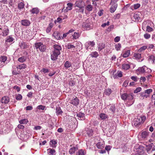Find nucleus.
Wrapping results in <instances>:
<instances>
[{
	"instance_id": "46",
	"label": "nucleus",
	"mask_w": 155,
	"mask_h": 155,
	"mask_svg": "<svg viewBox=\"0 0 155 155\" xmlns=\"http://www.w3.org/2000/svg\"><path fill=\"white\" fill-rule=\"evenodd\" d=\"M75 82L74 80L71 79L69 81V84L71 86H73L75 84Z\"/></svg>"
},
{
	"instance_id": "1",
	"label": "nucleus",
	"mask_w": 155,
	"mask_h": 155,
	"mask_svg": "<svg viewBox=\"0 0 155 155\" xmlns=\"http://www.w3.org/2000/svg\"><path fill=\"white\" fill-rule=\"evenodd\" d=\"M146 119V117L145 116H137L134 120V124L136 127H138L141 124L143 123Z\"/></svg>"
},
{
	"instance_id": "49",
	"label": "nucleus",
	"mask_w": 155,
	"mask_h": 155,
	"mask_svg": "<svg viewBox=\"0 0 155 155\" xmlns=\"http://www.w3.org/2000/svg\"><path fill=\"white\" fill-rule=\"evenodd\" d=\"M75 48V46L73 45H72L71 44H68L67 46V48L68 49H71V50H72V49L74 48Z\"/></svg>"
},
{
	"instance_id": "61",
	"label": "nucleus",
	"mask_w": 155,
	"mask_h": 155,
	"mask_svg": "<svg viewBox=\"0 0 155 155\" xmlns=\"http://www.w3.org/2000/svg\"><path fill=\"white\" fill-rule=\"evenodd\" d=\"M131 78L135 82H137L138 79L136 76H132L131 77Z\"/></svg>"
},
{
	"instance_id": "16",
	"label": "nucleus",
	"mask_w": 155,
	"mask_h": 155,
	"mask_svg": "<svg viewBox=\"0 0 155 155\" xmlns=\"http://www.w3.org/2000/svg\"><path fill=\"white\" fill-rule=\"evenodd\" d=\"M96 146L99 149H103L104 146V143L103 141L99 142L96 144Z\"/></svg>"
},
{
	"instance_id": "20",
	"label": "nucleus",
	"mask_w": 155,
	"mask_h": 155,
	"mask_svg": "<svg viewBox=\"0 0 155 155\" xmlns=\"http://www.w3.org/2000/svg\"><path fill=\"white\" fill-rule=\"evenodd\" d=\"M1 101L2 103L7 104L9 101V97H2Z\"/></svg>"
},
{
	"instance_id": "43",
	"label": "nucleus",
	"mask_w": 155,
	"mask_h": 155,
	"mask_svg": "<svg viewBox=\"0 0 155 155\" xmlns=\"http://www.w3.org/2000/svg\"><path fill=\"white\" fill-rule=\"evenodd\" d=\"M18 7L20 9H22L24 7V4L23 2H20L18 4Z\"/></svg>"
},
{
	"instance_id": "18",
	"label": "nucleus",
	"mask_w": 155,
	"mask_h": 155,
	"mask_svg": "<svg viewBox=\"0 0 155 155\" xmlns=\"http://www.w3.org/2000/svg\"><path fill=\"white\" fill-rule=\"evenodd\" d=\"M55 112L57 116H58L60 114H61L63 113V111L61 110L60 107H56Z\"/></svg>"
},
{
	"instance_id": "19",
	"label": "nucleus",
	"mask_w": 155,
	"mask_h": 155,
	"mask_svg": "<svg viewBox=\"0 0 155 155\" xmlns=\"http://www.w3.org/2000/svg\"><path fill=\"white\" fill-rule=\"evenodd\" d=\"M79 103V100L77 98V97H75L71 101V103L74 105L76 106Z\"/></svg>"
},
{
	"instance_id": "31",
	"label": "nucleus",
	"mask_w": 155,
	"mask_h": 155,
	"mask_svg": "<svg viewBox=\"0 0 155 155\" xmlns=\"http://www.w3.org/2000/svg\"><path fill=\"white\" fill-rule=\"evenodd\" d=\"M148 59L153 62V63H155V57L153 55H151L149 56Z\"/></svg>"
},
{
	"instance_id": "23",
	"label": "nucleus",
	"mask_w": 155,
	"mask_h": 155,
	"mask_svg": "<svg viewBox=\"0 0 155 155\" xmlns=\"http://www.w3.org/2000/svg\"><path fill=\"white\" fill-rule=\"evenodd\" d=\"M39 11L38 8H34L30 11V12L33 14H37Z\"/></svg>"
},
{
	"instance_id": "8",
	"label": "nucleus",
	"mask_w": 155,
	"mask_h": 155,
	"mask_svg": "<svg viewBox=\"0 0 155 155\" xmlns=\"http://www.w3.org/2000/svg\"><path fill=\"white\" fill-rule=\"evenodd\" d=\"M122 76L123 74L121 71H118L116 73L114 74V73L113 74V77L114 79L121 78L122 77Z\"/></svg>"
},
{
	"instance_id": "33",
	"label": "nucleus",
	"mask_w": 155,
	"mask_h": 155,
	"mask_svg": "<svg viewBox=\"0 0 155 155\" xmlns=\"http://www.w3.org/2000/svg\"><path fill=\"white\" fill-rule=\"evenodd\" d=\"M28 122V120L26 119H23L19 121V123L20 124H26Z\"/></svg>"
},
{
	"instance_id": "25",
	"label": "nucleus",
	"mask_w": 155,
	"mask_h": 155,
	"mask_svg": "<svg viewBox=\"0 0 155 155\" xmlns=\"http://www.w3.org/2000/svg\"><path fill=\"white\" fill-rule=\"evenodd\" d=\"M27 59L26 57L22 56L19 57L18 59V61L20 62L23 63L25 62Z\"/></svg>"
},
{
	"instance_id": "11",
	"label": "nucleus",
	"mask_w": 155,
	"mask_h": 155,
	"mask_svg": "<svg viewBox=\"0 0 155 155\" xmlns=\"http://www.w3.org/2000/svg\"><path fill=\"white\" fill-rule=\"evenodd\" d=\"M21 25L24 26H28L30 24L29 21L27 19H24L21 21Z\"/></svg>"
},
{
	"instance_id": "39",
	"label": "nucleus",
	"mask_w": 155,
	"mask_h": 155,
	"mask_svg": "<svg viewBox=\"0 0 155 155\" xmlns=\"http://www.w3.org/2000/svg\"><path fill=\"white\" fill-rule=\"evenodd\" d=\"M57 143V142L55 140H51L50 141V145L53 147H56L55 144H56Z\"/></svg>"
},
{
	"instance_id": "58",
	"label": "nucleus",
	"mask_w": 155,
	"mask_h": 155,
	"mask_svg": "<svg viewBox=\"0 0 155 155\" xmlns=\"http://www.w3.org/2000/svg\"><path fill=\"white\" fill-rule=\"evenodd\" d=\"M128 83L129 81H128L125 80L123 84V86L125 87H126L127 86Z\"/></svg>"
},
{
	"instance_id": "14",
	"label": "nucleus",
	"mask_w": 155,
	"mask_h": 155,
	"mask_svg": "<svg viewBox=\"0 0 155 155\" xmlns=\"http://www.w3.org/2000/svg\"><path fill=\"white\" fill-rule=\"evenodd\" d=\"M83 2L81 0L76 1L75 3V6L78 7H82L83 6Z\"/></svg>"
},
{
	"instance_id": "7",
	"label": "nucleus",
	"mask_w": 155,
	"mask_h": 155,
	"mask_svg": "<svg viewBox=\"0 0 155 155\" xmlns=\"http://www.w3.org/2000/svg\"><path fill=\"white\" fill-rule=\"evenodd\" d=\"M130 68V65L129 63H123L122 64V68L124 70H127Z\"/></svg>"
},
{
	"instance_id": "62",
	"label": "nucleus",
	"mask_w": 155,
	"mask_h": 155,
	"mask_svg": "<svg viewBox=\"0 0 155 155\" xmlns=\"http://www.w3.org/2000/svg\"><path fill=\"white\" fill-rule=\"evenodd\" d=\"M153 144V143H152L151 144L149 145H148V146H147L148 147L147 149V152H148V151H150L151 149V148H152V145Z\"/></svg>"
},
{
	"instance_id": "55",
	"label": "nucleus",
	"mask_w": 155,
	"mask_h": 155,
	"mask_svg": "<svg viewBox=\"0 0 155 155\" xmlns=\"http://www.w3.org/2000/svg\"><path fill=\"white\" fill-rule=\"evenodd\" d=\"M14 89H15L17 90V92H18L21 90V88L18 86H15L13 87Z\"/></svg>"
},
{
	"instance_id": "34",
	"label": "nucleus",
	"mask_w": 155,
	"mask_h": 155,
	"mask_svg": "<svg viewBox=\"0 0 155 155\" xmlns=\"http://www.w3.org/2000/svg\"><path fill=\"white\" fill-rule=\"evenodd\" d=\"M71 65V63L68 61H67L64 64V67L67 68H68L70 67Z\"/></svg>"
},
{
	"instance_id": "60",
	"label": "nucleus",
	"mask_w": 155,
	"mask_h": 155,
	"mask_svg": "<svg viewBox=\"0 0 155 155\" xmlns=\"http://www.w3.org/2000/svg\"><path fill=\"white\" fill-rule=\"evenodd\" d=\"M84 11V8L83 6L82 7H79V9L78 10L79 12H80L81 13H83Z\"/></svg>"
},
{
	"instance_id": "15",
	"label": "nucleus",
	"mask_w": 155,
	"mask_h": 155,
	"mask_svg": "<svg viewBox=\"0 0 155 155\" xmlns=\"http://www.w3.org/2000/svg\"><path fill=\"white\" fill-rule=\"evenodd\" d=\"M130 54V50H128L124 52L123 53L121 54V56L124 58H127L128 57Z\"/></svg>"
},
{
	"instance_id": "41",
	"label": "nucleus",
	"mask_w": 155,
	"mask_h": 155,
	"mask_svg": "<svg viewBox=\"0 0 155 155\" xmlns=\"http://www.w3.org/2000/svg\"><path fill=\"white\" fill-rule=\"evenodd\" d=\"M73 38L75 39L78 38L79 37V34L78 32H74V34L72 35Z\"/></svg>"
},
{
	"instance_id": "35",
	"label": "nucleus",
	"mask_w": 155,
	"mask_h": 155,
	"mask_svg": "<svg viewBox=\"0 0 155 155\" xmlns=\"http://www.w3.org/2000/svg\"><path fill=\"white\" fill-rule=\"evenodd\" d=\"M134 18L135 19V21H138L140 18L139 14L137 13H135L133 16Z\"/></svg>"
},
{
	"instance_id": "12",
	"label": "nucleus",
	"mask_w": 155,
	"mask_h": 155,
	"mask_svg": "<svg viewBox=\"0 0 155 155\" xmlns=\"http://www.w3.org/2000/svg\"><path fill=\"white\" fill-rule=\"evenodd\" d=\"M53 35L58 40H60L61 39L60 33L58 31L54 32L53 33Z\"/></svg>"
},
{
	"instance_id": "17",
	"label": "nucleus",
	"mask_w": 155,
	"mask_h": 155,
	"mask_svg": "<svg viewBox=\"0 0 155 155\" xmlns=\"http://www.w3.org/2000/svg\"><path fill=\"white\" fill-rule=\"evenodd\" d=\"M77 115L78 118H80L79 119L80 120H84L85 119L84 114L82 113L81 112H79L77 113Z\"/></svg>"
},
{
	"instance_id": "38",
	"label": "nucleus",
	"mask_w": 155,
	"mask_h": 155,
	"mask_svg": "<svg viewBox=\"0 0 155 155\" xmlns=\"http://www.w3.org/2000/svg\"><path fill=\"white\" fill-rule=\"evenodd\" d=\"M41 101L43 104H45L48 102L49 100L47 97H43L41 99Z\"/></svg>"
},
{
	"instance_id": "28",
	"label": "nucleus",
	"mask_w": 155,
	"mask_h": 155,
	"mask_svg": "<svg viewBox=\"0 0 155 155\" xmlns=\"http://www.w3.org/2000/svg\"><path fill=\"white\" fill-rule=\"evenodd\" d=\"M14 40V38L11 36H9L7 37L6 39L5 40V42L11 43Z\"/></svg>"
},
{
	"instance_id": "47",
	"label": "nucleus",
	"mask_w": 155,
	"mask_h": 155,
	"mask_svg": "<svg viewBox=\"0 0 155 155\" xmlns=\"http://www.w3.org/2000/svg\"><path fill=\"white\" fill-rule=\"evenodd\" d=\"M115 48L117 51H118L120 50L121 48V45L120 43H118L116 44L115 45Z\"/></svg>"
},
{
	"instance_id": "42",
	"label": "nucleus",
	"mask_w": 155,
	"mask_h": 155,
	"mask_svg": "<svg viewBox=\"0 0 155 155\" xmlns=\"http://www.w3.org/2000/svg\"><path fill=\"white\" fill-rule=\"evenodd\" d=\"M91 57H92L97 58L98 56V53L96 51H94L91 54Z\"/></svg>"
},
{
	"instance_id": "52",
	"label": "nucleus",
	"mask_w": 155,
	"mask_h": 155,
	"mask_svg": "<svg viewBox=\"0 0 155 155\" xmlns=\"http://www.w3.org/2000/svg\"><path fill=\"white\" fill-rule=\"evenodd\" d=\"M150 35L148 33H146L144 35V37L146 39H148L150 37Z\"/></svg>"
},
{
	"instance_id": "50",
	"label": "nucleus",
	"mask_w": 155,
	"mask_h": 155,
	"mask_svg": "<svg viewBox=\"0 0 155 155\" xmlns=\"http://www.w3.org/2000/svg\"><path fill=\"white\" fill-rule=\"evenodd\" d=\"M141 87H138L136 88V89L134 90V93H137L141 91Z\"/></svg>"
},
{
	"instance_id": "29",
	"label": "nucleus",
	"mask_w": 155,
	"mask_h": 155,
	"mask_svg": "<svg viewBox=\"0 0 155 155\" xmlns=\"http://www.w3.org/2000/svg\"><path fill=\"white\" fill-rule=\"evenodd\" d=\"M110 107L109 110H110L113 113H114L115 111L116 108L115 107V105L114 104H111L109 106Z\"/></svg>"
},
{
	"instance_id": "24",
	"label": "nucleus",
	"mask_w": 155,
	"mask_h": 155,
	"mask_svg": "<svg viewBox=\"0 0 155 155\" xmlns=\"http://www.w3.org/2000/svg\"><path fill=\"white\" fill-rule=\"evenodd\" d=\"M99 116L102 120H105L108 118V116L104 113L101 114H100Z\"/></svg>"
},
{
	"instance_id": "36",
	"label": "nucleus",
	"mask_w": 155,
	"mask_h": 155,
	"mask_svg": "<svg viewBox=\"0 0 155 155\" xmlns=\"http://www.w3.org/2000/svg\"><path fill=\"white\" fill-rule=\"evenodd\" d=\"M68 6L66 8V9L68 10H71L72 9L73 4L71 3H68L67 4Z\"/></svg>"
},
{
	"instance_id": "32",
	"label": "nucleus",
	"mask_w": 155,
	"mask_h": 155,
	"mask_svg": "<svg viewBox=\"0 0 155 155\" xmlns=\"http://www.w3.org/2000/svg\"><path fill=\"white\" fill-rule=\"evenodd\" d=\"M78 155H85V151L82 149L79 150L77 152Z\"/></svg>"
},
{
	"instance_id": "54",
	"label": "nucleus",
	"mask_w": 155,
	"mask_h": 155,
	"mask_svg": "<svg viewBox=\"0 0 155 155\" xmlns=\"http://www.w3.org/2000/svg\"><path fill=\"white\" fill-rule=\"evenodd\" d=\"M140 6V5L139 4H137L134 5V9H137Z\"/></svg>"
},
{
	"instance_id": "40",
	"label": "nucleus",
	"mask_w": 155,
	"mask_h": 155,
	"mask_svg": "<svg viewBox=\"0 0 155 155\" xmlns=\"http://www.w3.org/2000/svg\"><path fill=\"white\" fill-rule=\"evenodd\" d=\"M86 9L88 11H91L93 9V7L92 5H87L86 7Z\"/></svg>"
},
{
	"instance_id": "51",
	"label": "nucleus",
	"mask_w": 155,
	"mask_h": 155,
	"mask_svg": "<svg viewBox=\"0 0 155 155\" xmlns=\"http://www.w3.org/2000/svg\"><path fill=\"white\" fill-rule=\"evenodd\" d=\"M147 48V47L146 46H144L140 48L139 50V51L140 52L142 51H143L146 49Z\"/></svg>"
},
{
	"instance_id": "13",
	"label": "nucleus",
	"mask_w": 155,
	"mask_h": 155,
	"mask_svg": "<svg viewBox=\"0 0 155 155\" xmlns=\"http://www.w3.org/2000/svg\"><path fill=\"white\" fill-rule=\"evenodd\" d=\"M47 153L49 155H55V150L53 149L49 148L47 149Z\"/></svg>"
},
{
	"instance_id": "44",
	"label": "nucleus",
	"mask_w": 155,
	"mask_h": 155,
	"mask_svg": "<svg viewBox=\"0 0 155 155\" xmlns=\"http://www.w3.org/2000/svg\"><path fill=\"white\" fill-rule=\"evenodd\" d=\"M111 92L112 91L111 89L110 88H108L106 90L105 93L106 95H108L111 93Z\"/></svg>"
},
{
	"instance_id": "57",
	"label": "nucleus",
	"mask_w": 155,
	"mask_h": 155,
	"mask_svg": "<svg viewBox=\"0 0 155 155\" xmlns=\"http://www.w3.org/2000/svg\"><path fill=\"white\" fill-rule=\"evenodd\" d=\"M120 40V37L119 36H117L114 39V41L115 42H119Z\"/></svg>"
},
{
	"instance_id": "22",
	"label": "nucleus",
	"mask_w": 155,
	"mask_h": 155,
	"mask_svg": "<svg viewBox=\"0 0 155 155\" xmlns=\"http://www.w3.org/2000/svg\"><path fill=\"white\" fill-rule=\"evenodd\" d=\"M27 66L26 64L24 63L18 65L17 66V68L20 70H21L26 68Z\"/></svg>"
},
{
	"instance_id": "27",
	"label": "nucleus",
	"mask_w": 155,
	"mask_h": 155,
	"mask_svg": "<svg viewBox=\"0 0 155 155\" xmlns=\"http://www.w3.org/2000/svg\"><path fill=\"white\" fill-rule=\"evenodd\" d=\"M7 60V57L5 56H0V62L4 63Z\"/></svg>"
},
{
	"instance_id": "2",
	"label": "nucleus",
	"mask_w": 155,
	"mask_h": 155,
	"mask_svg": "<svg viewBox=\"0 0 155 155\" xmlns=\"http://www.w3.org/2000/svg\"><path fill=\"white\" fill-rule=\"evenodd\" d=\"M35 48L38 50V49L41 51L44 52L46 49V47L45 45L43 44L41 42L36 43L35 44Z\"/></svg>"
},
{
	"instance_id": "3",
	"label": "nucleus",
	"mask_w": 155,
	"mask_h": 155,
	"mask_svg": "<svg viewBox=\"0 0 155 155\" xmlns=\"http://www.w3.org/2000/svg\"><path fill=\"white\" fill-rule=\"evenodd\" d=\"M2 28L1 25H0V35L3 36L7 35L9 32V30L7 26H5L3 29Z\"/></svg>"
},
{
	"instance_id": "64",
	"label": "nucleus",
	"mask_w": 155,
	"mask_h": 155,
	"mask_svg": "<svg viewBox=\"0 0 155 155\" xmlns=\"http://www.w3.org/2000/svg\"><path fill=\"white\" fill-rule=\"evenodd\" d=\"M155 48V46L153 44H150L148 45V48Z\"/></svg>"
},
{
	"instance_id": "10",
	"label": "nucleus",
	"mask_w": 155,
	"mask_h": 155,
	"mask_svg": "<svg viewBox=\"0 0 155 155\" xmlns=\"http://www.w3.org/2000/svg\"><path fill=\"white\" fill-rule=\"evenodd\" d=\"M95 45V43L94 41H88L85 44V46L87 49H88L90 45L91 47H93Z\"/></svg>"
},
{
	"instance_id": "45",
	"label": "nucleus",
	"mask_w": 155,
	"mask_h": 155,
	"mask_svg": "<svg viewBox=\"0 0 155 155\" xmlns=\"http://www.w3.org/2000/svg\"><path fill=\"white\" fill-rule=\"evenodd\" d=\"M147 68L145 66H143L142 68H139L138 70L140 72L142 73H144L145 72V68Z\"/></svg>"
},
{
	"instance_id": "26",
	"label": "nucleus",
	"mask_w": 155,
	"mask_h": 155,
	"mask_svg": "<svg viewBox=\"0 0 155 155\" xmlns=\"http://www.w3.org/2000/svg\"><path fill=\"white\" fill-rule=\"evenodd\" d=\"M93 130L91 129L87 128V134L88 136L90 137L92 135Z\"/></svg>"
},
{
	"instance_id": "9",
	"label": "nucleus",
	"mask_w": 155,
	"mask_h": 155,
	"mask_svg": "<svg viewBox=\"0 0 155 155\" xmlns=\"http://www.w3.org/2000/svg\"><path fill=\"white\" fill-rule=\"evenodd\" d=\"M110 5H111L110 9V11L111 13H113L116 10L118 5L117 4H111L110 3Z\"/></svg>"
},
{
	"instance_id": "56",
	"label": "nucleus",
	"mask_w": 155,
	"mask_h": 155,
	"mask_svg": "<svg viewBox=\"0 0 155 155\" xmlns=\"http://www.w3.org/2000/svg\"><path fill=\"white\" fill-rule=\"evenodd\" d=\"M152 92V90L151 89H149L145 91V92L147 94H149L150 93Z\"/></svg>"
},
{
	"instance_id": "63",
	"label": "nucleus",
	"mask_w": 155,
	"mask_h": 155,
	"mask_svg": "<svg viewBox=\"0 0 155 155\" xmlns=\"http://www.w3.org/2000/svg\"><path fill=\"white\" fill-rule=\"evenodd\" d=\"M120 16V14L119 13H118L117 14H116L115 17H114V18L115 19H119Z\"/></svg>"
},
{
	"instance_id": "5",
	"label": "nucleus",
	"mask_w": 155,
	"mask_h": 155,
	"mask_svg": "<svg viewBox=\"0 0 155 155\" xmlns=\"http://www.w3.org/2000/svg\"><path fill=\"white\" fill-rule=\"evenodd\" d=\"M19 46L21 49H26L29 48V44L23 41L19 43Z\"/></svg>"
},
{
	"instance_id": "6",
	"label": "nucleus",
	"mask_w": 155,
	"mask_h": 155,
	"mask_svg": "<svg viewBox=\"0 0 155 155\" xmlns=\"http://www.w3.org/2000/svg\"><path fill=\"white\" fill-rule=\"evenodd\" d=\"M54 50L53 51L61 54L60 51L61 50V47L60 45L55 44L53 46Z\"/></svg>"
},
{
	"instance_id": "30",
	"label": "nucleus",
	"mask_w": 155,
	"mask_h": 155,
	"mask_svg": "<svg viewBox=\"0 0 155 155\" xmlns=\"http://www.w3.org/2000/svg\"><path fill=\"white\" fill-rule=\"evenodd\" d=\"M77 148L75 147H73L71 148L69 150V153L70 154H73L75 153V151L77 150Z\"/></svg>"
},
{
	"instance_id": "48",
	"label": "nucleus",
	"mask_w": 155,
	"mask_h": 155,
	"mask_svg": "<svg viewBox=\"0 0 155 155\" xmlns=\"http://www.w3.org/2000/svg\"><path fill=\"white\" fill-rule=\"evenodd\" d=\"M45 106L42 105H40L38 106L37 107V108L38 109H39V110H44L45 109Z\"/></svg>"
},
{
	"instance_id": "21",
	"label": "nucleus",
	"mask_w": 155,
	"mask_h": 155,
	"mask_svg": "<svg viewBox=\"0 0 155 155\" xmlns=\"http://www.w3.org/2000/svg\"><path fill=\"white\" fill-rule=\"evenodd\" d=\"M141 136L142 139L144 140L147 137L148 133L146 131H144L142 133Z\"/></svg>"
},
{
	"instance_id": "53",
	"label": "nucleus",
	"mask_w": 155,
	"mask_h": 155,
	"mask_svg": "<svg viewBox=\"0 0 155 155\" xmlns=\"http://www.w3.org/2000/svg\"><path fill=\"white\" fill-rule=\"evenodd\" d=\"M146 30L148 32H150L153 31V29L150 26H148L147 27Z\"/></svg>"
},
{
	"instance_id": "37",
	"label": "nucleus",
	"mask_w": 155,
	"mask_h": 155,
	"mask_svg": "<svg viewBox=\"0 0 155 155\" xmlns=\"http://www.w3.org/2000/svg\"><path fill=\"white\" fill-rule=\"evenodd\" d=\"M134 57L137 59H139L141 58V54L138 53H135L134 54Z\"/></svg>"
},
{
	"instance_id": "4",
	"label": "nucleus",
	"mask_w": 155,
	"mask_h": 155,
	"mask_svg": "<svg viewBox=\"0 0 155 155\" xmlns=\"http://www.w3.org/2000/svg\"><path fill=\"white\" fill-rule=\"evenodd\" d=\"M60 54L57 52L52 51L51 53V58L53 61H56L58 58V55Z\"/></svg>"
},
{
	"instance_id": "59",
	"label": "nucleus",
	"mask_w": 155,
	"mask_h": 155,
	"mask_svg": "<svg viewBox=\"0 0 155 155\" xmlns=\"http://www.w3.org/2000/svg\"><path fill=\"white\" fill-rule=\"evenodd\" d=\"M41 71L44 72L45 73H48L49 72V70L47 69H45V68H42L41 70Z\"/></svg>"
}]
</instances>
